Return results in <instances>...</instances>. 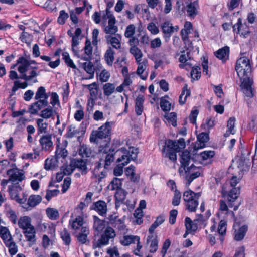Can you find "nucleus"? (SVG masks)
<instances>
[{
    "label": "nucleus",
    "instance_id": "44",
    "mask_svg": "<svg viewBox=\"0 0 257 257\" xmlns=\"http://www.w3.org/2000/svg\"><path fill=\"white\" fill-rule=\"evenodd\" d=\"M42 197L39 195H31L28 200V205L31 207H34L39 204L42 201Z\"/></svg>",
    "mask_w": 257,
    "mask_h": 257
},
{
    "label": "nucleus",
    "instance_id": "12",
    "mask_svg": "<svg viewBox=\"0 0 257 257\" xmlns=\"http://www.w3.org/2000/svg\"><path fill=\"white\" fill-rule=\"evenodd\" d=\"M107 168H103L102 164L100 162H97L95 164V167L92 172L95 178L97 179L98 183L105 178L107 175Z\"/></svg>",
    "mask_w": 257,
    "mask_h": 257
},
{
    "label": "nucleus",
    "instance_id": "36",
    "mask_svg": "<svg viewBox=\"0 0 257 257\" xmlns=\"http://www.w3.org/2000/svg\"><path fill=\"white\" fill-rule=\"evenodd\" d=\"M144 98L143 96H138L135 101V112L137 115H141L143 111Z\"/></svg>",
    "mask_w": 257,
    "mask_h": 257
},
{
    "label": "nucleus",
    "instance_id": "61",
    "mask_svg": "<svg viewBox=\"0 0 257 257\" xmlns=\"http://www.w3.org/2000/svg\"><path fill=\"white\" fill-rule=\"evenodd\" d=\"M110 222L114 227H117L119 230L123 228V221L120 219L118 218L117 216H115L114 219L110 218Z\"/></svg>",
    "mask_w": 257,
    "mask_h": 257
},
{
    "label": "nucleus",
    "instance_id": "58",
    "mask_svg": "<svg viewBox=\"0 0 257 257\" xmlns=\"http://www.w3.org/2000/svg\"><path fill=\"white\" fill-rule=\"evenodd\" d=\"M27 81L21 82L20 81L16 80L14 82V85L12 88V91L13 92L15 93L16 92L18 89H25L28 86Z\"/></svg>",
    "mask_w": 257,
    "mask_h": 257
},
{
    "label": "nucleus",
    "instance_id": "15",
    "mask_svg": "<svg viewBox=\"0 0 257 257\" xmlns=\"http://www.w3.org/2000/svg\"><path fill=\"white\" fill-rule=\"evenodd\" d=\"M84 53L81 54L76 53L77 57L85 61H90L92 59V47L91 42L87 39L85 42V46L83 48Z\"/></svg>",
    "mask_w": 257,
    "mask_h": 257
},
{
    "label": "nucleus",
    "instance_id": "21",
    "mask_svg": "<svg viewBox=\"0 0 257 257\" xmlns=\"http://www.w3.org/2000/svg\"><path fill=\"white\" fill-rule=\"evenodd\" d=\"M105 37L107 43L110 44L113 48L116 49L121 48V36L120 34H117L115 36L106 35Z\"/></svg>",
    "mask_w": 257,
    "mask_h": 257
},
{
    "label": "nucleus",
    "instance_id": "41",
    "mask_svg": "<svg viewBox=\"0 0 257 257\" xmlns=\"http://www.w3.org/2000/svg\"><path fill=\"white\" fill-rule=\"evenodd\" d=\"M191 159L190 153L187 150H185L181 153L180 162L182 166L187 167Z\"/></svg>",
    "mask_w": 257,
    "mask_h": 257
},
{
    "label": "nucleus",
    "instance_id": "22",
    "mask_svg": "<svg viewBox=\"0 0 257 257\" xmlns=\"http://www.w3.org/2000/svg\"><path fill=\"white\" fill-rule=\"evenodd\" d=\"M29 69H31V71L29 73V75H27L26 73V72H25V73L23 74L22 75H20V79L24 80L26 81H29L30 80H33V83H37L38 80L36 78L38 75L36 71L38 69V67L30 66Z\"/></svg>",
    "mask_w": 257,
    "mask_h": 257
},
{
    "label": "nucleus",
    "instance_id": "27",
    "mask_svg": "<svg viewBox=\"0 0 257 257\" xmlns=\"http://www.w3.org/2000/svg\"><path fill=\"white\" fill-rule=\"evenodd\" d=\"M115 24L116 20H114V19L108 20V25L105 27L104 32L108 34V35H116L118 28Z\"/></svg>",
    "mask_w": 257,
    "mask_h": 257
},
{
    "label": "nucleus",
    "instance_id": "62",
    "mask_svg": "<svg viewBox=\"0 0 257 257\" xmlns=\"http://www.w3.org/2000/svg\"><path fill=\"white\" fill-rule=\"evenodd\" d=\"M201 68L199 66L193 67L191 71L192 79L198 80L201 77Z\"/></svg>",
    "mask_w": 257,
    "mask_h": 257
},
{
    "label": "nucleus",
    "instance_id": "26",
    "mask_svg": "<svg viewBox=\"0 0 257 257\" xmlns=\"http://www.w3.org/2000/svg\"><path fill=\"white\" fill-rule=\"evenodd\" d=\"M147 243H150V251L152 253L156 252L158 249V240L156 234H150L148 236Z\"/></svg>",
    "mask_w": 257,
    "mask_h": 257
},
{
    "label": "nucleus",
    "instance_id": "30",
    "mask_svg": "<svg viewBox=\"0 0 257 257\" xmlns=\"http://www.w3.org/2000/svg\"><path fill=\"white\" fill-rule=\"evenodd\" d=\"M18 225L23 231L33 226L31 218L27 216L21 217L18 221Z\"/></svg>",
    "mask_w": 257,
    "mask_h": 257
},
{
    "label": "nucleus",
    "instance_id": "13",
    "mask_svg": "<svg viewBox=\"0 0 257 257\" xmlns=\"http://www.w3.org/2000/svg\"><path fill=\"white\" fill-rule=\"evenodd\" d=\"M37 101L32 103L29 107L28 112L32 115H36L43 108L48 106L47 100L36 99Z\"/></svg>",
    "mask_w": 257,
    "mask_h": 257
},
{
    "label": "nucleus",
    "instance_id": "31",
    "mask_svg": "<svg viewBox=\"0 0 257 257\" xmlns=\"http://www.w3.org/2000/svg\"><path fill=\"white\" fill-rule=\"evenodd\" d=\"M248 230V227L246 225H242L238 230L235 229L233 235L234 239L236 241H240L242 240Z\"/></svg>",
    "mask_w": 257,
    "mask_h": 257
},
{
    "label": "nucleus",
    "instance_id": "23",
    "mask_svg": "<svg viewBox=\"0 0 257 257\" xmlns=\"http://www.w3.org/2000/svg\"><path fill=\"white\" fill-rule=\"evenodd\" d=\"M17 64H19L18 67V71L20 73V75H22L25 72L28 71L30 68L28 60L23 56L18 58L17 61Z\"/></svg>",
    "mask_w": 257,
    "mask_h": 257
},
{
    "label": "nucleus",
    "instance_id": "51",
    "mask_svg": "<svg viewBox=\"0 0 257 257\" xmlns=\"http://www.w3.org/2000/svg\"><path fill=\"white\" fill-rule=\"evenodd\" d=\"M67 130V132L65 136L67 138H72L74 137H77L80 133V130L76 129V127L73 125L68 126Z\"/></svg>",
    "mask_w": 257,
    "mask_h": 257
},
{
    "label": "nucleus",
    "instance_id": "59",
    "mask_svg": "<svg viewBox=\"0 0 257 257\" xmlns=\"http://www.w3.org/2000/svg\"><path fill=\"white\" fill-rule=\"evenodd\" d=\"M130 52L134 56L136 61L142 59L143 53L137 47H131Z\"/></svg>",
    "mask_w": 257,
    "mask_h": 257
},
{
    "label": "nucleus",
    "instance_id": "11",
    "mask_svg": "<svg viewBox=\"0 0 257 257\" xmlns=\"http://www.w3.org/2000/svg\"><path fill=\"white\" fill-rule=\"evenodd\" d=\"M222 196L227 199L228 205L229 207H233V203L237 199L240 194V189L234 187L230 191L222 192Z\"/></svg>",
    "mask_w": 257,
    "mask_h": 257
},
{
    "label": "nucleus",
    "instance_id": "42",
    "mask_svg": "<svg viewBox=\"0 0 257 257\" xmlns=\"http://www.w3.org/2000/svg\"><path fill=\"white\" fill-rule=\"evenodd\" d=\"M114 54L115 52L111 47H109L105 53V60L109 66H112L113 64L114 60Z\"/></svg>",
    "mask_w": 257,
    "mask_h": 257
},
{
    "label": "nucleus",
    "instance_id": "40",
    "mask_svg": "<svg viewBox=\"0 0 257 257\" xmlns=\"http://www.w3.org/2000/svg\"><path fill=\"white\" fill-rule=\"evenodd\" d=\"M140 237L134 235H124L123 239L120 240V243L124 246H128L132 243H135L136 240H139Z\"/></svg>",
    "mask_w": 257,
    "mask_h": 257
},
{
    "label": "nucleus",
    "instance_id": "17",
    "mask_svg": "<svg viewBox=\"0 0 257 257\" xmlns=\"http://www.w3.org/2000/svg\"><path fill=\"white\" fill-rule=\"evenodd\" d=\"M70 166L74 169L78 168L82 174L87 173L86 161L83 159L74 158L70 161Z\"/></svg>",
    "mask_w": 257,
    "mask_h": 257
},
{
    "label": "nucleus",
    "instance_id": "34",
    "mask_svg": "<svg viewBox=\"0 0 257 257\" xmlns=\"http://www.w3.org/2000/svg\"><path fill=\"white\" fill-rule=\"evenodd\" d=\"M36 123L38 135L45 134L47 132L48 123L43 118L37 119Z\"/></svg>",
    "mask_w": 257,
    "mask_h": 257
},
{
    "label": "nucleus",
    "instance_id": "45",
    "mask_svg": "<svg viewBox=\"0 0 257 257\" xmlns=\"http://www.w3.org/2000/svg\"><path fill=\"white\" fill-rule=\"evenodd\" d=\"M103 90L104 95L109 97L114 92L115 86L113 83H107L103 85Z\"/></svg>",
    "mask_w": 257,
    "mask_h": 257
},
{
    "label": "nucleus",
    "instance_id": "2",
    "mask_svg": "<svg viewBox=\"0 0 257 257\" xmlns=\"http://www.w3.org/2000/svg\"><path fill=\"white\" fill-rule=\"evenodd\" d=\"M185 147V142L183 138H180L177 141L168 140L163 146L162 150V156L164 158H168L173 162L177 161V152Z\"/></svg>",
    "mask_w": 257,
    "mask_h": 257
},
{
    "label": "nucleus",
    "instance_id": "25",
    "mask_svg": "<svg viewBox=\"0 0 257 257\" xmlns=\"http://www.w3.org/2000/svg\"><path fill=\"white\" fill-rule=\"evenodd\" d=\"M199 8L198 0L191 2L187 6V12L189 17L194 18L198 14V10Z\"/></svg>",
    "mask_w": 257,
    "mask_h": 257
},
{
    "label": "nucleus",
    "instance_id": "56",
    "mask_svg": "<svg viewBox=\"0 0 257 257\" xmlns=\"http://www.w3.org/2000/svg\"><path fill=\"white\" fill-rule=\"evenodd\" d=\"M68 154V152L65 148H58L56 150L55 157L56 159L58 160V163L61 159H64Z\"/></svg>",
    "mask_w": 257,
    "mask_h": 257
},
{
    "label": "nucleus",
    "instance_id": "52",
    "mask_svg": "<svg viewBox=\"0 0 257 257\" xmlns=\"http://www.w3.org/2000/svg\"><path fill=\"white\" fill-rule=\"evenodd\" d=\"M166 98H168L169 96L165 95L160 99V107L164 111H169L171 109V104L166 99Z\"/></svg>",
    "mask_w": 257,
    "mask_h": 257
},
{
    "label": "nucleus",
    "instance_id": "55",
    "mask_svg": "<svg viewBox=\"0 0 257 257\" xmlns=\"http://www.w3.org/2000/svg\"><path fill=\"white\" fill-rule=\"evenodd\" d=\"M5 243V245L9 248V252L11 255H14L18 252V247L16 243L12 240Z\"/></svg>",
    "mask_w": 257,
    "mask_h": 257
},
{
    "label": "nucleus",
    "instance_id": "35",
    "mask_svg": "<svg viewBox=\"0 0 257 257\" xmlns=\"http://www.w3.org/2000/svg\"><path fill=\"white\" fill-rule=\"evenodd\" d=\"M209 140V134L207 133L202 132L197 136V146L198 149L202 148L205 147V143H207Z\"/></svg>",
    "mask_w": 257,
    "mask_h": 257
},
{
    "label": "nucleus",
    "instance_id": "54",
    "mask_svg": "<svg viewBox=\"0 0 257 257\" xmlns=\"http://www.w3.org/2000/svg\"><path fill=\"white\" fill-rule=\"evenodd\" d=\"M33 152L25 154L23 155V158L27 159H36L40 154V150L38 148H33Z\"/></svg>",
    "mask_w": 257,
    "mask_h": 257
},
{
    "label": "nucleus",
    "instance_id": "5",
    "mask_svg": "<svg viewBox=\"0 0 257 257\" xmlns=\"http://www.w3.org/2000/svg\"><path fill=\"white\" fill-rule=\"evenodd\" d=\"M120 151L119 149L116 150L112 145L111 147L110 146H99L98 147V151L100 153L105 154L104 160L105 168H108L109 166L114 160V155L116 153Z\"/></svg>",
    "mask_w": 257,
    "mask_h": 257
},
{
    "label": "nucleus",
    "instance_id": "48",
    "mask_svg": "<svg viewBox=\"0 0 257 257\" xmlns=\"http://www.w3.org/2000/svg\"><path fill=\"white\" fill-rule=\"evenodd\" d=\"M62 59L66 65L72 69H76L77 67L74 64L73 60L70 58V55L67 52H63L62 54Z\"/></svg>",
    "mask_w": 257,
    "mask_h": 257
},
{
    "label": "nucleus",
    "instance_id": "46",
    "mask_svg": "<svg viewBox=\"0 0 257 257\" xmlns=\"http://www.w3.org/2000/svg\"><path fill=\"white\" fill-rule=\"evenodd\" d=\"M49 96L46 92V89L44 87H39L36 93L35 99L47 100Z\"/></svg>",
    "mask_w": 257,
    "mask_h": 257
},
{
    "label": "nucleus",
    "instance_id": "16",
    "mask_svg": "<svg viewBox=\"0 0 257 257\" xmlns=\"http://www.w3.org/2000/svg\"><path fill=\"white\" fill-rule=\"evenodd\" d=\"M241 83L242 89L243 93L247 97H252L253 96L252 85L253 80L251 77L244 78V79H240Z\"/></svg>",
    "mask_w": 257,
    "mask_h": 257
},
{
    "label": "nucleus",
    "instance_id": "53",
    "mask_svg": "<svg viewBox=\"0 0 257 257\" xmlns=\"http://www.w3.org/2000/svg\"><path fill=\"white\" fill-rule=\"evenodd\" d=\"M60 236L65 245H69L70 244L71 241L70 234L66 228L61 231Z\"/></svg>",
    "mask_w": 257,
    "mask_h": 257
},
{
    "label": "nucleus",
    "instance_id": "4",
    "mask_svg": "<svg viewBox=\"0 0 257 257\" xmlns=\"http://www.w3.org/2000/svg\"><path fill=\"white\" fill-rule=\"evenodd\" d=\"M201 196V193H195L191 190L183 193V200L185 202L186 209L189 212H195L198 206V199Z\"/></svg>",
    "mask_w": 257,
    "mask_h": 257
},
{
    "label": "nucleus",
    "instance_id": "38",
    "mask_svg": "<svg viewBox=\"0 0 257 257\" xmlns=\"http://www.w3.org/2000/svg\"><path fill=\"white\" fill-rule=\"evenodd\" d=\"M84 219L82 217L79 216L73 220H69V225L73 230H78L83 226Z\"/></svg>",
    "mask_w": 257,
    "mask_h": 257
},
{
    "label": "nucleus",
    "instance_id": "19",
    "mask_svg": "<svg viewBox=\"0 0 257 257\" xmlns=\"http://www.w3.org/2000/svg\"><path fill=\"white\" fill-rule=\"evenodd\" d=\"M138 66L137 69L136 73L142 80H146L148 77L147 73L144 74V72L146 69L147 65L148 64V60L144 59L136 61Z\"/></svg>",
    "mask_w": 257,
    "mask_h": 257
},
{
    "label": "nucleus",
    "instance_id": "57",
    "mask_svg": "<svg viewBox=\"0 0 257 257\" xmlns=\"http://www.w3.org/2000/svg\"><path fill=\"white\" fill-rule=\"evenodd\" d=\"M53 108L51 106H49L42 110L39 116L44 119H49L53 116Z\"/></svg>",
    "mask_w": 257,
    "mask_h": 257
},
{
    "label": "nucleus",
    "instance_id": "33",
    "mask_svg": "<svg viewBox=\"0 0 257 257\" xmlns=\"http://www.w3.org/2000/svg\"><path fill=\"white\" fill-rule=\"evenodd\" d=\"M90 61L84 63H79V67L84 69V70L90 75L89 77L91 79L93 77L94 74V65Z\"/></svg>",
    "mask_w": 257,
    "mask_h": 257
},
{
    "label": "nucleus",
    "instance_id": "24",
    "mask_svg": "<svg viewBox=\"0 0 257 257\" xmlns=\"http://www.w3.org/2000/svg\"><path fill=\"white\" fill-rule=\"evenodd\" d=\"M229 47L225 46L215 52L214 55L224 63L229 59Z\"/></svg>",
    "mask_w": 257,
    "mask_h": 257
},
{
    "label": "nucleus",
    "instance_id": "39",
    "mask_svg": "<svg viewBox=\"0 0 257 257\" xmlns=\"http://www.w3.org/2000/svg\"><path fill=\"white\" fill-rule=\"evenodd\" d=\"M93 151L91 148L86 145L83 144L81 146L79 154L82 157H90L93 156Z\"/></svg>",
    "mask_w": 257,
    "mask_h": 257
},
{
    "label": "nucleus",
    "instance_id": "6",
    "mask_svg": "<svg viewBox=\"0 0 257 257\" xmlns=\"http://www.w3.org/2000/svg\"><path fill=\"white\" fill-rule=\"evenodd\" d=\"M116 236V233L111 227L108 226L105 228L103 233L95 243L93 245V248H100L102 246L107 245L111 239H113Z\"/></svg>",
    "mask_w": 257,
    "mask_h": 257
},
{
    "label": "nucleus",
    "instance_id": "29",
    "mask_svg": "<svg viewBox=\"0 0 257 257\" xmlns=\"http://www.w3.org/2000/svg\"><path fill=\"white\" fill-rule=\"evenodd\" d=\"M94 219L93 228L98 233L102 232L106 227V221L101 220L97 216H93Z\"/></svg>",
    "mask_w": 257,
    "mask_h": 257
},
{
    "label": "nucleus",
    "instance_id": "20",
    "mask_svg": "<svg viewBox=\"0 0 257 257\" xmlns=\"http://www.w3.org/2000/svg\"><path fill=\"white\" fill-rule=\"evenodd\" d=\"M27 241L29 242L30 245H33L36 243V230L34 226L30 227V228L25 229L22 231Z\"/></svg>",
    "mask_w": 257,
    "mask_h": 257
},
{
    "label": "nucleus",
    "instance_id": "28",
    "mask_svg": "<svg viewBox=\"0 0 257 257\" xmlns=\"http://www.w3.org/2000/svg\"><path fill=\"white\" fill-rule=\"evenodd\" d=\"M119 150L123 153V155H127L129 157L130 160H135L137 158L139 153V149L138 148L131 147L129 148L128 150H127L124 148H121Z\"/></svg>",
    "mask_w": 257,
    "mask_h": 257
},
{
    "label": "nucleus",
    "instance_id": "47",
    "mask_svg": "<svg viewBox=\"0 0 257 257\" xmlns=\"http://www.w3.org/2000/svg\"><path fill=\"white\" fill-rule=\"evenodd\" d=\"M46 214L48 217L52 220H56L59 218V211L55 208H48L46 210Z\"/></svg>",
    "mask_w": 257,
    "mask_h": 257
},
{
    "label": "nucleus",
    "instance_id": "32",
    "mask_svg": "<svg viewBox=\"0 0 257 257\" xmlns=\"http://www.w3.org/2000/svg\"><path fill=\"white\" fill-rule=\"evenodd\" d=\"M125 173L132 182H138L139 181L140 177L136 174L135 166L130 165L127 167L125 169Z\"/></svg>",
    "mask_w": 257,
    "mask_h": 257
},
{
    "label": "nucleus",
    "instance_id": "8",
    "mask_svg": "<svg viewBox=\"0 0 257 257\" xmlns=\"http://www.w3.org/2000/svg\"><path fill=\"white\" fill-rule=\"evenodd\" d=\"M161 29L163 33L165 41L168 42L175 30L177 31L178 27L177 26L173 27L170 22L166 21L162 24Z\"/></svg>",
    "mask_w": 257,
    "mask_h": 257
},
{
    "label": "nucleus",
    "instance_id": "14",
    "mask_svg": "<svg viewBox=\"0 0 257 257\" xmlns=\"http://www.w3.org/2000/svg\"><path fill=\"white\" fill-rule=\"evenodd\" d=\"M233 30L237 34H240L244 38H246L250 33L249 27L246 23H242L240 18L238 19L237 23L233 25Z\"/></svg>",
    "mask_w": 257,
    "mask_h": 257
},
{
    "label": "nucleus",
    "instance_id": "9",
    "mask_svg": "<svg viewBox=\"0 0 257 257\" xmlns=\"http://www.w3.org/2000/svg\"><path fill=\"white\" fill-rule=\"evenodd\" d=\"M116 162L118 164L113 169V174L115 176H119L123 174V167L130 162V159L127 155H122L117 159Z\"/></svg>",
    "mask_w": 257,
    "mask_h": 257
},
{
    "label": "nucleus",
    "instance_id": "50",
    "mask_svg": "<svg viewBox=\"0 0 257 257\" xmlns=\"http://www.w3.org/2000/svg\"><path fill=\"white\" fill-rule=\"evenodd\" d=\"M185 221V225L187 231L195 232L197 230V225L195 224L189 217H186Z\"/></svg>",
    "mask_w": 257,
    "mask_h": 257
},
{
    "label": "nucleus",
    "instance_id": "43",
    "mask_svg": "<svg viewBox=\"0 0 257 257\" xmlns=\"http://www.w3.org/2000/svg\"><path fill=\"white\" fill-rule=\"evenodd\" d=\"M123 179L114 177L108 185V188L111 190H118L121 188Z\"/></svg>",
    "mask_w": 257,
    "mask_h": 257
},
{
    "label": "nucleus",
    "instance_id": "49",
    "mask_svg": "<svg viewBox=\"0 0 257 257\" xmlns=\"http://www.w3.org/2000/svg\"><path fill=\"white\" fill-rule=\"evenodd\" d=\"M164 117L168 123H171L173 126H177V114L175 112L166 113Z\"/></svg>",
    "mask_w": 257,
    "mask_h": 257
},
{
    "label": "nucleus",
    "instance_id": "63",
    "mask_svg": "<svg viewBox=\"0 0 257 257\" xmlns=\"http://www.w3.org/2000/svg\"><path fill=\"white\" fill-rule=\"evenodd\" d=\"M215 155L214 151H204L200 153V155L203 160H207L212 158Z\"/></svg>",
    "mask_w": 257,
    "mask_h": 257
},
{
    "label": "nucleus",
    "instance_id": "1",
    "mask_svg": "<svg viewBox=\"0 0 257 257\" xmlns=\"http://www.w3.org/2000/svg\"><path fill=\"white\" fill-rule=\"evenodd\" d=\"M111 128L109 122L92 131L89 140L90 142L99 144V146H110Z\"/></svg>",
    "mask_w": 257,
    "mask_h": 257
},
{
    "label": "nucleus",
    "instance_id": "64",
    "mask_svg": "<svg viewBox=\"0 0 257 257\" xmlns=\"http://www.w3.org/2000/svg\"><path fill=\"white\" fill-rule=\"evenodd\" d=\"M136 27L133 24H130L126 28L124 36L126 38L132 37L135 33Z\"/></svg>",
    "mask_w": 257,
    "mask_h": 257
},
{
    "label": "nucleus",
    "instance_id": "18",
    "mask_svg": "<svg viewBox=\"0 0 257 257\" xmlns=\"http://www.w3.org/2000/svg\"><path fill=\"white\" fill-rule=\"evenodd\" d=\"M91 210L96 211L101 216H104L106 214L107 211V204L105 201L99 200L94 202L90 207Z\"/></svg>",
    "mask_w": 257,
    "mask_h": 257
},
{
    "label": "nucleus",
    "instance_id": "37",
    "mask_svg": "<svg viewBox=\"0 0 257 257\" xmlns=\"http://www.w3.org/2000/svg\"><path fill=\"white\" fill-rule=\"evenodd\" d=\"M0 236L4 243L13 240L10 232L6 227L0 226Z\"/></svg>",
    "mask_w": 257,
    "mask_h": 257
},
{
    "label": "nucleus",
    "instance_id": "7",
    "mask_svg": "<svg viewBox=\"0 0 257 257\" xmlns=\"http://www.w3.org/2000/svg\"><path fill=\"white\" fill-rule=\"evenodd\" d=\"M52 134H47L45 135H42L39 141L40 145L41 146L40 152L42 151L45 152L51 151L53 148V143L52 141Z\"/></svg>",
    "mask_w": 257,
    "mask_h": 257
},
{
    "label": "nucleus",
    "instance_id": "10",
    "mask_svg": "<svg viewBox=\"0 0 257 257\" xmlns=\"http://www.w3.org/2000/svg\"><path fill=\"white\" fill-rule=\"evenodd\" d=\"M7 174L9 176V181L15 182L17 181L21 182L25 179L23 170H20L16 167L7 170Z\"/></svg>",
    "mask_w": 257,
    "mask_h": 257
},
{
    "label": "nucleus",
    "instance_id": "3",
    "mask_svg": "<svg viewBox=\"0 0 257 257\" xmlns=\"http://www.w3.org/2000/svg\"><path fill=\"white\" fill-rule=\"evenodd\" d=\"M235 70L240 79L251 77L252 67L250 59L246 56H242L237 59Z\"/></svg>",
    "mask_w": 257,
    "mask_h": 257
},
{
    "label": "nucleus",
    "instance_id": "60",
    "mask_svg": "<svg viewBox=\"0 0 257 257\" xmlns=\"http://www.w3.org/2000/svg\"><path fill=\"white\" fill-rule=\"evenodd\" d=\"M126 192L122 188L117 190L115 194L116 200L119 202L124 201L126 198Z\"/></svg>",
    "mask_w": 257,
    "mask_h": 257
}]
</instances>
